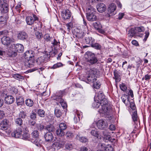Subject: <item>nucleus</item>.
<instances>
[{
  "mask_svg": "<svg viewBox=\"0 0 151 151\" xmlns=\"http://www.w3.org/2000/svg\"><path fill=\"white\" fill-rule=\"evenodd\" d=\"M27 61L26 63V65L30 68H31L34 65V63L33 58L27 60Z\"/></svg>",
  "mask_w": 151,
  "mask_h": 151,
  "instance_id": "obj_30",
  "label": "nucleus"
},
{
  "mask_svg": "<svg viewBox=\"0 0 151 151\" xmlns=\"http://www.w3.org/2000/svg\"><path fill=\"white\" fill-rule=\"evenodd\" d=\"M90 133L91 135L99 139H101L103 137L101 133L96 129L92 130Z\"/></svg>",
  "mask_w": 151,
  "mask_h": 151,
  "instance_id": "obj_12",
  "label": "nucleus"
},
{
  "mask_svg": "<svg viewBox=\"0 0 151 151\" xmlns=\"http://www.w3.org/2000/svg\"><path fill=\"white\" fill-rule=\"evenodd\" d=\"M108 101L105 98V96L101 91L98 92L97 96L94 98V101L92 104L94 108H98L101 105V107L99 109V111L101 114H104L109 115L111 111L110 106L108 104Z\"/></svg>",
  "mask_w": 151,
  "mask_h": 151,
  "instance_id": "obj_1",
  "label": "nucleus"
},
{
  "mask_svg": "<svg viewBox=\"0 0 151 151\" xmlns=\"http://www.w3.org/2000/svg\"><path fill=\"white\" fill-rule=\"evenodd\" d=\"M97 9L98 12L102 13L105 11L106 7L104 4L100 3L97 6Z\"/></svg>",
  "mask_w": 151,
  "mask_h": 151,
  "instance_id": "obj_21",
  "label": "nucleus"
},
{
  "mask_svg": "<svg viewBox=\"0 0 151 151\" xmlns=\"http://www.w3.org/2000/svg\"><path fill=\"white\" fill-rule=\"evenodd\" d=\"M8 4L4 2V1L0 0V7L1 12L3 13H6L8 12Z\"/></svg>",
  "mask_w": 151,
  "mask_h": 151,
  "instance_id": "obj_9",
  "label": "nucleus"
},
{
  "mask_svg": "<svg viewBox=\"0 0 151 151\" xmlns=\"http://www.w3.org/2000/svg\"><path fill=\"white\" fill-rule=\"evenodd\" d=\"M30 141L35 144L37 146H40L42 141L39 138L30 139Z\"/></svg>",
  "mask_w": 151,
  "mask_h": 151,
  "instance_id": "obj_19",
  "label": "nucleus"
},
{
  "mask_svg": "<svg viewBox=\"0 0 151 151\" xmlns=\"http://www.w3.org/2000/svg\"><path fill=\"white\" fill-rule=\"evenodd\" d=\"M53 37L52 36L50 37L48 34H46L44 36V39L47 42L52 41Z\"/></svg>",
  "mask_w": 151,
  "mask_h": 151,
  "instance_id": "obj_35",
  "label": "nucleus"
},
{
  "mask_svg": "<svg viewBox=\"0 0 151 151\" xmlns=\"http://www.w3.org/2000/svg\"><path fill=\"white\" fill-rule=\"evenodd\" d=\"M53 40V41L51 42V44H52L53 46H57L58 44H60L59 42H58L55 39H54L53 38V40Z\"/></svg>",
  "mask_w": 151,
  "mask_h": 151,
  "instance_id": "obj_55",
  "label": "nucleus"
},
{
  "mask_svg": "<svg viewBox=\"0 0 151 151\" xmlns=\"http://www.w3.org/2000/svg\"><path fill=\"white\" fill-rule=\"evenodd\" d=\"M62 144L61 142L57 140L56 142L52 144V147L55 150H58L61 147Z\"/></svg>",
  "mask_w": 151,
  "mask_h": 151,
  "instance_id": "obj_22",
  "label": "nucleus"
},
{
  "mask_svg": "<svg viewBox=\"0 0 151 151\" xmlns=\"http://www.w3.org/2000/svg\"><path fill=\"white\" fill-rule=\"evenodd\" d=\"M120 87L121 89L123 91H126L127 89V87L124 83H122L120 84Z\"/></svg>",
  "mask_w": 151,
  "mask_h": 151,
  "instance_id": "obj_58",
  "label": "nucleus"
},
{
  "mask_svg": "<svg viewBox=\"0 0 151 151\" xmlns=\"http://www.w3.org/2000/svg\"><path fill=\"white\" fill-rule=\"evenodd\" d=\"M151 75H150L147 74L145 75L144 77L142 78V80H143L145 79L147 81H149L151 78Z\"/></svg>",
  "mask_w": 151,
  "mask_h": 151,
  "instance_id": "obj_57",
  "label": "nucleus"
},
{
  "mask_svg": "<svg viewBox=\"0 0 151 151\" xmlns=\"http://www.w3.org/2000/svg\"><path fill=\"white\" fill-rule=\"evenodd\" d=\"M132 118L133 121L135 124L134 125V128H136L137 126V123H136V122L138 120V116L137 110L134 111V112H133L132 115Z\"/></svg>",
  "mask_w": 151,
  "mask_h": 151,
  "instance_id": "obj_23",
  "label": "nucleus"
},
{
  "mask_svg": "<svg viewBox=\"0 0 151 151\" xmlns=\"http://www.w3.org/2000/svg\"><path fill=\"white\" fill-rule=\"evenodd\" d=\"M34 56V52L32 50L27 51L24 53V57L27 60L32 58Z\"/></svg>",
  "mask_w": 151,
  "mask_h": 151,
  "instance_id": "obj_17",
  "label": "nucleus"
},
{
  "mask_svg": "<svg viewBox=\"0 0 151 151\" xmlns=\"http://www.w3.org/2000/svg\"><path fill=\"white\" fill-rule=\"evenodd\" d=\"M8 121L6 119L4 120L1 122L0 125V128L1 130H6L8 128Z\"/></svg>",
  "mask_w": 151,
  "mask_h": 151,
  "instance_id": "obj_16",
  "label": "nucleus"
},
{
  "mask_svg": "<svg viewBox=\"0 0 151 151\" xmlns=\"http://www.w3.org/2000/svg\"><path fill=\"white\" fill-rule=\"evenodd\" d=\"M56 134L58 136L62 137L64 135L65 132L63 130L58 129L55 132Z\"/></svg>",
  "mask_w": 151,
  "mask_h": 151,
  "instance_id": "obj_34",
  "label": "nucleus"
},
{
  "mask_svg": "<svg viewBox=\"0 0 151 151\" xmlns=\"http://www.w3.org/2000/svg\"><path fill=\"white\" fill-rule=\"evenodd\" d=\"M65 135L67 137L72 138L74 136L73 133L70 131H68L66 133Z\"/></svg>",
  "mask_w": 151,
  "mask_h": 151,
  "instance_id": "obj_46",
  "label": "nucleus"
},
{
  "mask_svg": "<svg viewBox=\"0 0 151 151\" xmlns=\"http://www.w3.org/2000/svg\"><path fill=\"white\" fill-rule=\"evenodd\" d=\"M13 77L17 80H20V79H24L23 76H21L19 74H16L14 75Z\"/></svg>",
  "mask_w": 151,
  "mask_h": 151,
  "instance_id": "obj_47",
  "label": "nucleus"
},
{
  "mask_svg": "<svg viewBox=\"0 0 151 151\" xmlns=\"http://www.w3.org/2000/svg\"><path fill=\"white\" fill-rule=\"evenodd\" d=\"M101 145L102 147H103L104 148V151H114L113 147L110 145H108L105 146V144L104 143L101 144Z\"/></svg>",
  "mask_w": 151,
  "mask_h": 151,
  "instance_id": "obj_25",
  "label": "nucleus"
},
{
  "mask_svg": "<svg viewBox=\"0 0 151 151\" xmlns=\"http://www.w3.org/2000/svg\"><path fill=\"white\" fill-rule=\"evenodd\" d=\"M17 37L18 38L19 40H24L27 38L28 35L25 32L22 31L20 32L18 34Z\"/></svg>",
  "mask_w": 151,
  "mask_h": 151,
  "instance_id": "obj_18",
  "label": "nucleus"
},
{
  "mask_svg": "<svg viewBox=\"0 0 151 151\" xmlns=\"http://www.w3.org/2000/svg\"><path fill=\"white\" fill-rule=\"evenodd\" d=\"M36 127L37 129L40 131H42L44 128V125L41 124H37Z\"/></svg>",
  "mask_w": 151,
  "mask_h": 151,
  "instance_id": "obj_52",
  "label": "nucleus"
},
{
  "mask_svg": "<svg viewBox=\"0 0 151 151\" xmlns=\"http://www.w3.org/2000/svg\"><path fill=\"white\" fill-rule=\"evenodd\" d=\"M94 26L95 28L99 29L101 27V24L99 23L96 22L94 24Z\"/></svg>",
  "mask_w": 151,
  "mask_h": 151,
  "instance_id": "obj_54",
  "label": "nucleus"
},
{
  "mask_svg": "<svg viewBox=\"0 0 151 151\" xmlns=\"http://www.w3.org/2000/svg\"><path fill=\"white\" fill-rule=\"evenodd\" d=\"M12 41V40L9 37L7 36H3L1 39L2 43L4 45L7 46L9 45Z\"/></svg>",
  "mask_w": 151,
  "mask_h": 151,
  "instance_id": "obj_11",
  "label": "nucleus"
},
{
  "mask_svg": "<svg viewBox=\"0 0 151 151\" xmlns=\"http://www.w3.org/2000/svg\"><path fill=\"white\" fill-rule=\"evenodd\" d=\"M100 74L99 71L97 69L92 68L90 69L88 72V76L87 80L89 82H94L96 81V75H99Z\"/></svg>",
  "mask_w": 151,
  "mask_h": 151,
  "instance_id": "obj_2",
  "label": "nucleus"
},
{
  "mask_svg": "<svg viewBox=\"0 0 151 151\" xmlns=\"http://www.w3.org/2000/svg\"><path fill=\"white\" fill-rule=\"evenodd\" d=\"M26 105L28 107H32L34 104V102L31 99H27L25 101Z\"/></svg>",
  "mask_w": 151,
  "mask_h": 151,
  "instance_id": "obj_31",
  "label": "nucleus"
},
{
  "mask_svg": "<svg viewBox=\"0 0 151 151\" xmlns=\"http://www.w3.org/2000/svg\"><path fill=\"white\" fill-rule=\"evenodd\" d=\"M93 47L97 49H100L101 47V46L98 43H93V45H91Z\"/></svg>",
  "mask_w": 151,
  "mask_h": 151,
  "instance_id": "obj_49",
  "label": "nucleus"
},
{
  "mask_svg": "<svg viewBox=\"0 0 151 151\" xmlns=\"http://www.w3.org/2000/svg\"><path fill=\"white\" fill-rule=\"evenodd\" d=\"M136 30L137 33L138 32H141L144 30V28L143 27H136Z\"/></svg>",
  "mask_w": 151,
  "mask_h": 151,
  "instance_id": "obj_53",
  "label": "nucleus"
},
{
  "mask_svg": "<svg viewBox=\"0 0 151 151\" xmlns=\"http://www.w3.org/2000/svg\"><path fill=\"white\" fill-rule=\"evenodd\" d=\"M15 122L17 125L21 126L23 124V121L20 118H17L15 119Z\"/></svg>",
  "mask_w": 151,
  "mask_h": 151,
  "instance_id": "obj_41",
  "label": "nucleus"
},
{
  "mask_svg": "<svg viewBox=\"0 0 151 151\" xmlns=\"http://www.w3.org/2000/svg\"><path fill=\"white\" fill-rule=\"evenodd\" d=\"M16 101L17 106H22L24 103V99L22 97L17 98Z\"/></svg>",
  "mask_w": 151,
  "mask_h": 151,
  "instance_id": "obj_29",
  "label": "nucleus"
},
{
  "mask_svg": "<svg viewBox=\"0 0 151 151\" xmlns=\"http://www.w3.org/2000/svg\"><path fill=\"white\" fill-rule=\"evenodd\" d=\"M104 139L105 140V141L106 140L108 141H110L111 137L110 135L107 134V135H106L105 137H104Z\"/></svg>",
  "mask_w": 151,
  "mask_h": 151,
  "instance_id": "obj_61",
  "label": "nucleus"
},
{
  "mask_svg": "<svg viewBox=\"0 0 151 151\" xmlns=\"http://www.w3.org/2000/svg\"><path fill=\"white\" fill-rule=\"evenodd\" d=\"M85 40L86 44L91 45L94 42V40L91 37H86L85 38Z\"/></svg>",
  "mask_w": 151,
  "mask_h": 151,
  "instance_id": "obj_28",
  "label": "nucleus"
},
{
  "mask_svg": "<svg viewBox=\"0 0 151 151\" xmlns=\"http://www.w3.org/2000/svg\"><path fill=\"white\" fill-rule=\"evenodd\" d=\"M93 83V86L94 88L98 89L100 88L101 84L99 81L96 80Z\"/></svg>",
  "mask_w": 151,
  "mask_h": 151,
  "instance_id": "obj_38",
  "label": "nucleus"
},
{
  "mask_svg": "<svg viewBox=\"0 0 151 151\" xmlns=\"http://www.w3.org/2000/svg\"><path fill=\"white\" fill-rule=\"evenodd\" d=\"M85 58L89 65L96 64L98 61L97 58L95 54L90 52L88 51L85 54Z\"/></svg>",
  "mask_w": 151,
  "mask_h": 151,
  "instance_id": "obj_3",
  "label": "nucleus"
},
{
  "mask_svg": "<svg viewBox=\"0 0 151 151\" xmlns=\"http://www.w3.org/2000/svg\"><path fill=\"white\" fill-rule=\"evenodd\" d=\"M98 128L100 129H103L106 128L108 126L107 122L102 119L99 120L96 123Z\"/></svg>",
  "mask_w": 151,
  "mask_h": 151,
  "instance_id": "obj_7",
  "label": "nucleus"
},
{
  "mask_svg": "<svg viewBox=\"0 0 151 151\" xmlns=\"http://www.w3.org/2000/svg\"><path fill=\"white\" fill-rule=\"evenodd\" d=\"M50 53H53L54 55L56 54L55 52L53 51L50 52H46L43 53V55L39 57L36 60V62L39 65H43L47 62L49 60L50 55Z\"/></svg>",
  "mask_w": 151,
  "mask_h": 151,
  "instance_id": "obj_5",
  "label": "nucleus"
},
{
  "mask_svg": "<svg viewBox=\"0 0 151 151\" xmlns=\"http://www.w3.org/2000/svg\"><path fill=\"white\" fill-rule=\"evenodd\" d=\"M57 96L55 97V98L54 97L53 99L54 100H56L57 101H59L61 99V97L63 96V92L62 91H60L57 93Z\"/></svg>",
  "mask_w": 151,
  "mask_h": 151,
  "instance_id": "obj_32",
  "label": "nucleus"
},
{
  "mask_svg": "<svg viewBox=\"0 0 151 151\" xmlns=\"http://www.w3.org/2000/svg\"><path fill=\"white\" fill-rule=\"evenodd\" d=\"M82 114L81 112L78 111L76 113V115L74 118V122L76 123L80 119L81 117H82Z\"/></svg>",
  "mask_w": 151,
  "mask_h": 151,
  "instance_id": "obj_27",
  "label": "nucleus"
},
{
  "mask_svg": "<svg viewBox=\"0 0 151 151\" xmlns=\"http://www.w3.org/2000/svg\"><path fill=\"white\" fill-rule=\"evenodd\" d=\"M35 35L36 37L38 39H41L42 37V33L36 31L35 32Z\"/></svg>",
  "mask_w": 151,
  "mask_h": 151,
  "instance_id": "obj_51",
  "label": "nucleus"
},
{
  "mask_svg": "<svg viewBox=\"0 0 151 151\" xmlns=\"http://www.w3.org/2000/svg\"><path fill=\"white\" fill-rule=\"evenodd\" d=\"M66 149L68 150H71L73 147V145L70 143L66 144L65 145Z\"/></svg>",
  "mask_w": 151,
  "mask_h": 151,
  "instance_id": "obj_56",
  "label": "nucleus"
},
{
  "mask_svg": "<svg viewBox=\"0 0 151 151\" xmlns=\"http://www.w3.org/2000/svg\"><path fill=\"white\" fill-rule=\"evenodd\" d=\"M14 49V48H13L12 49H10L8 50V54L9 56L14 58L17 55V51Z\"/></svg>",
  "mask_w": 151,
  "mask_h": 151,
  "instance_id": "obj_24",
  "label": "nucleus"
},
{
  "mask_svg": "<svg viewBox=\"0 0 151 151\" xmlns=\"http://www.w3.org/2000/svg\"><path fill=\"white\" fill-rule=\"evenodd\" d=\"M88 148L84 146L81 147L80 148V150L81 151H87Z\"/></svg>",
  "mask_w": 151,
  "mask_h": 151,
  "instance_id": "obj_64",
  "label": "nucleus"
},
{
  "mask_svg": "<svg viewBox=\"0 0 151 151\" xmlns=\"http://www.w3.org/2000/svg\"><path fill=\"white\" fill-rule=\"evenodd\" d=\"M59 101L63 109H65L67 107V105L66 102L63 99H61Z\"/></svg>",
  "mask_w": 151,
  "mask_h": 151,
  "instance_id": "obj_42",
  "label": "nucleus"
},
{
  "mask_svg": "<svg viewBox=\"0 0 151 151\" xmlns=\"http://www.w3.org/2000/svg\"><path fill=\"white\" fill-rule=\"evenodd\" d=\"M109 129L113 131L115 129L116 127L114 125L111 124L109 126Z\"/></svg>",
  "mask_w": 151,
  "mask_h": 151,
  "instance_id": "obj_63",
  "label": "nucleus"
},
{
  "mask_svg": "<svg viewBox=\"0 0 151 151\" xmlns=\"http://www.w3.org/2000/svg\"><path fill=\"white\" fill-rule=\"evenodd\" d=\"M86 17L88 21H94L97 19L95 15L96 9L91 5L88 6L86 9Z\"/></svg>",
  "mask_w": 151,
  "mask_h": 151,
  "instance_id": "obj_4",
  "label": "nucleus"
},
{
  "mask_svg": "<svg viewBox=\"0 0 151 151\" xmlns=\"http://www.w3.org/2000/svg\"><path fill=\"white\" fill-rule=\"evenodd\" d=\"M79 137V140L81 142L83 143H86L88 142V139L84 137H79L78 136H77L76 138L77 139H78Z\"/></svg>",
  "mask_w": 151,
  "mask_h": 151,
  "instance_id": "obj_39",
  "label": "nucleus"
},
{
  "mask_svg": "<svg viewBox=\"0 0 151 151\" xmlns=\"http://www.w3.org/2000/svg\"><path fill=\"white\" fill-rule=\"evenodd\" d=\"M32 138V139H34L38 138L39 136V132L37 130L34 131L31 134Z\"/></svg>",
  "mask_w": 151,
  "mask_h": 151,
  "instance_id": "obj_37",
  "label": "nucleus"
},
{
  "mask_svg": "<svg viewBox=\"0 0 151 151\" xmlns=\"http://www.w3.org/2000/svg\"><path fill=\"white\" fill-rule=\"evenodd\" d=\"M130 107L133 110H135L136 109L135 104L132 102H131L130 103Z\"/></svg>",
  "mask_w": 151,
  "mask_h": 151,
  "instance_id": "obj_62",
  "label": "nucleus"
},
{
  "mask_svg": "<svg viewBox=\"0 0 151 151\" xmlns=\"http://www.w3.org/2000/svg\"><path fill=\"white\" fill-rule=\"evenodd\" d=\"M14 98L12 96H8L5 98V101L6 103L10 104H12L14 101Z\"/></svg>",
  "mask_w": 151,
  "mask_h": 151,
  "instance_id": "obj_20",
  "label": "nucleus"
},
{
  "mask_svg": "<svg viewBox=\"0 0 151 151\" xmlns=\"http://www.w3.org/2000/svg\"><path fill=\"white\" fill-rule=\"evenodd\" d=\"M55 114L57 117H60L62 115L61 111L57 108H56L55 110Z\"/></svg>",
  "mask_w": 151,
  "mask_h": 151,
  "instance_id": "obj_40",
  "label": "nucleus"
},
{
  "mask_svg": "<svg viewBox=\"0 0 151 151\" xmlns=\"http://www.w3.org/2000/svg\"><path fill=\"white\" fill-rule=\"evenodd\" d=\"M8 4L4 2V1L0 0V7L1 12L3 13H6L8 12Z\"/></svg>",
  "mask_w": 151,
  "mask_h": 151,
  "instance_id": "obj_8",
  "label": "nucleus"
},
{
  "mask_svg": "<svg viewBox=\"0 0 151 151\" xmlns=\"http://www.w3.org/2000/svg\"><path fill=\"white\" fill-rule=\"evenodd\" d=\"M22 130L21 129H17L11 132V136L14 138H19L21 136Z\"/></svg>",
  "mask_w": 151,
  "mask_h": 151,
  "instance_id": "obj_10",
  "label": "nucleus"
},
{
  "mask_svg": "<svg viewBox=\"0 0 151 151\" xmlns=\"http://www.w3.org/2000/svg\"><path fill=\"white\" fill-rule=\"evenodd\" d=\"M26 116V115L24 111L21 112L19 114V116L20 118H22V119L25 118Z\"/></svg>",
  "mask_w": 151,
  "mask_h": 151,
  "instance_id": "obj_59",
  "label": "nucleus"
},
{
  "mask_svg": "<svg viewBox=\"0 0 151 151\" xmlns=\"http://www.w3.org/2000/svg\"><path fill=\"white\" fill-rule=\"evenodd\" d=\"M12 46L14 47V49L17 52H22L24 50V47L23 45L20 44H13Z\"/></svg>",
  "mask_w": 151,
  "mask_h": 151,
  "instance_id": "obj_14",
  "label": "nucleus"
},
{
  "mask_svg": "<svg viewBox=\"0 0 151 151\" xmlns=\"http://www.w3.org/2000/svg\"><path fill=\"white\" fill-rule=\"evenodd\" d=\"M116 6L114 4H111L108 9V13L105 15L106 17H109L114 15L113 12L115 10Z\"/></svg>",
  "mask_w": 151,
  "mask_h": 151,
  "instance_id": "obj_6",
  "label": "nucleus"
},
{
  "mask_svg": "<svg viewBox=\"0 0 151 151\" xmlns=\"http://www.w3.org/2000/svg\"><path fill=\"white\" fill-rule=\"evenodd\" d=\"M114 78L116 81H119L120 80V76L118 72L116 71L114 72Z\"/></svg>",
  "mask_w": 151,
  "mask_h": 151,
  "instance_id": "obj_48",
  "label": "nucleus"
},
{
  "mask_svg": "<svg viewBox=\"0 0 151 151\" xmlns=\"http://www.w3.org/2000/svg\"><path fill=\"white\" fill-rule=\"evenodd\" d=\"M61 15L62 18L64 20H66L70 18L71 16V13L69 10L66 9L62 11Z\"/></svg>",
  "mask_w": 151,
  "mask_h": 151,
  "instance_id": "obj_13",
  "label": "nucleus"
},
{
  "mask_svg": "<svg viewBox=\"0 0 151 151\" xmlns=\"http://www.w3.org/2000/svg\"><path fill=\"white\" fill-rule=\"evenodd\" d=\"M30 117L33 119H35L36 117V114L34 112H32L30 115Z\"/></svg>",
  "mask_w": 151,
  "mask_h": 151,
  "instance_id": "obj_60",
  "label": "nucleus"
},
{
  "mask_svg": "<svg viewBox=\"0 0 151 151\" xmlns=\"http://www.w3.org/2000/svg\"><path fill=\"white\" fill-rule=\"evenodd\" d=\"M129 33H131L132 35L131 36H133L136 35L137 33L136 30V27L134 28H132L129 31Z\"/></svg>",
  "mask_w": 151,
  "mask_h": 151,
  "instance_id": "obj_50",
  "label": "nucleus"
},
{
  "mask_svg": "<svg viewBox=\"0 0 151 151\" xmlns=\"http://www.w3.org/2000/svg\"><path fill=\"white\" fill-rule=\"evenodd\" d=\"M37 113L39 116L41 117H44L45 116V111L41 109H39L38 110Z\"/></svg>",
  "mask_w": 151,
  "mask_h": 151,
  "instance_id": "obj_43",
  "label": "nucleus"
},
{
  "mask_svg": "<svg viewBox=\"0 0 151 151\" xmlns=\"http://www.w3.org/2000/svg\"><path fill=\"white\" fill-rule=\"evenodd\" d=\"M44 136L45 141L48 142H51L54 138L52 134L50 132H47Z\"/></svg>",
  "mask_w": 151,
  "mask_h": 151,
  "instance_id": "obj_15",
  "label": "nucleus"
},
{
  "mask_svg": "<svg viewBox=\"0 0 151 151\" xmlns=\"http://www.w3.org/2000/svg\"><path fill=\"white\" fill-rule=\"evenodd\" d=\"M29 134L27 133V132L24 133L22 135V139L24 140H28L30 141V139L31 138H29Z\"/></svg>",
  "mask_w": 151,
  "mask_h": 151,
  "instance_id": "obj_36",
  "label": "nucleus"
},
{
  "mask_svg": "<svg viewBox=\"0 0 151 151\" xmlns=\"http://www.w3.org/2000/svg\"><path fill=\"white\" fill-rule=\"evenodd\" d=\"M59 127L60 129L63 130H65L67 128V126L65 123H61L60 124Z\"/></svg>",
  "mask_w": 151,
  "mask_h": 151,
  "instance_id": "obj_45",
  "label": "nucleus"
},
{
  "mask_svg": "<svg viewBox=\"0 0 151 151\" xmlns=\"http://www.w3.org/2000/svg\"><path fill=\"white\" fill-rule=\"evenodd\" d=\"M26 21L27 24L29 25H32L34 22L33 17L30 16H27L26 17Z\"/></svg>",
  "mask_w": 151,
  "mask_h": 151,
  "instance_id": "obj_26",
  "label": "nucleus"
},
{
  "mask_svg": "<svg viewBox=\"0 0 151 151\" xmlns=\"http://www.w3.org/2000/svg\"><path fill=\"white\" fill-rule=\"evenodd\" d=\"M63 66V64L61 63H58L54 64L52 67V69H55L58 68H59Z\"/></svg>",
  "mask_w": 151,
  "mask_h": 151,
  "instance_id": "obj_44",
  "label": "nucleus"
},
{
  "mask_svg": "<svg viewBox=\"0 0 151 151\" xmlns=\"http://www.w3.org/2000/svg\"><path fill=\"white\" fill-rule=\"evenodd\" d=\"M45 129L50 132H53L55 130V127L51 124L47 125Z\"/></svg>",
  "mask_w": 151,
  "mask_h": 151,
  "instance_id": "obj_33",
  "label": "nucleus"
}]
</instances>
